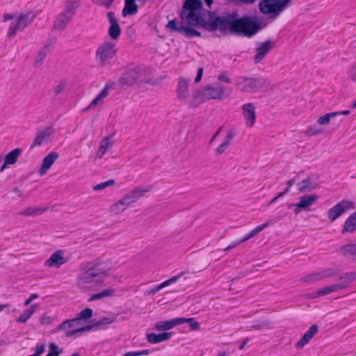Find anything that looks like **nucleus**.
<instances>
[{"mask_svg":"<svg viewBox=\"0 0 356 356\" xmlns=\"http://www.w3.org/2000/svg\"><path fill=\"white\" fill-rule=\"evenodd\" d=\"M202 3L200 0H186L180 13V21L170 20L165 28L170 32L183 33L187 38L200 36V32L192 26H201L209 31H219L251 37L261 29V26L250 17L236 19L234 15L225 14L218 16L214 12H209L208 17H202Z\"/></svg>","mask_w":356,"mask_h":356,"instance_id":"f257e3e1","label":"nucleus"},{"mask_svg":"<svg viewBox=\"0 0 356 356\" xmlns=\"http://www.w3.org/2000/svg\"><path fill=\"white\" fill-rule=\"evenodd\" d=\"M109 268L103 266L101 263L88 262L81 266L76 278V284L81 289L102 285L104 279L107 276Z\"/></svg>","mask_w":356,"mask_h":356,"instance_id":"f03ea898","label":"nucleus"},{"mask_svg":"<svg viewBox=\"0 0 356 356\" xmlns=\"http://www.w3.org/2000/svg\"><path fill=\"white\" fill-rule=\"evenodd\" d=\"M225 88L219 84L209 85L197 89L193 93L191 104L197 106L202 102L211 99H220L224 95Z\"/></svg>","mask_w":356,"mask_h":356,"instance_id":"7ed1b4c3","label":"nucleus"},{"mask_svg":"<svg viewBox=\"0 0 356 356\" xmlns=\"http://www.w3.org/2000/svg\"><path fill=\"white\" fill-rule=\"evenodd\" d=\"M145 81V72L138 67L127 68L118 79L122 88L132 87Z\"/></svg>","mask_w":356,"mask_h":356,"instance_id":"20e7f679","label":"nucleus"},{"mask_svg":"<svg viewBox=\"0 0 356 356\" xmlns=\"http://www.w3.org/2000/svg\"><path fill=\"white\" fill-rule=\"evenodd\" d=\"M289 3V0H261L259 9L262 14L275 18L284 10Z\"/></svg>","mask_w":356,"mask_h":356,"instance_id":"39448f33","label":"nucleus"},{"mask_svg":"<svg viewBox=\"0 0 356 356\" xmlns=\"http://www.w3.org/2000/svg\"><path fill=\"white\" fill-rule=\"evenodd\" d=\"M115 54V44L112 42H104L97 49L96 59L99 65L104 67L111 63Z\"/></svg>","mask_w":356,"mask_h":356,"instance_id":"423d86ee","label":"nucleus"},{"mask_svg":"<svg viewBox=\"0 0 356 356\" xmlns=\"http://www.w3.org/2000/svg\"><path fill=\"white\" fill-rule=\"evenodd\" d=\"M236 86L243 92L254 93L258 91L262 86L259 78L242 76L238 77Z\"/></svg>","mask_w":356,"mask_h":356,"instance_id":"0eeeda50","label":"nucleus"},{"mask_svg":"<svg viewBox=\"0 0 356 356\" xmlns=\"http://www.w3.org/2000/svg\"><path fill=\"white\" fill-rule=\"evenodd\" d=\"M58 330H65V335L67 337H72L76 333L90 330L91 326H82V323L76 318L72 320L65 321L58 325Z\"/></svg>","mask_w":356,"mask_h":356,"instance_id":"6e6552de","label":"nucleus"},{"mask_svg":"<svg viewBox=\"0 0 356 356\" xmlns=\"http://www.w3.org/2000/svg\"><path fill=\"white\" fill-rule=\"evenodd\" d=\"M30 13L19 15L15 24H11L7 33L8 38H13L17 31H23L33 19Z\"/></svg>","mask_w":356,"mask_h":356,"instance_id":"1a4fd4ad","label":"nucleus"},{"mask_svg":"<svg viewBox=\"0 0 356 356\" xmlns=\"http://www.w3.org/2000/svg\"><path fill=\"white\" fill-rule=\"evenodd\" d=\"M353 207V202L348 200H342L328 211V218L332 222H334L343 215L346 210Z\"/></svg>","mask_w":356,"mask_h":356,"instance_id":"9d476101","label":"nucleus"},{"mask_svg":"<svg viewBox=\"0 0 356 356\" xmlns=\"http://www.w3.org/2000/svg\"><path fill=\"white\" fill-rule=\"evenodd\" d=\"M54 132V129L51 127H45L40 129L36 133L35 138L31 145V148L33 149L36 146H41L47 144L50 141L51 136Z\"/></svg>","mask_w":356,"mask_h":356,"instance_id":"9b49d317","label":"nucleus"},{"mask_svg":"<svg viewBox=\"0 0 356 356\" xmlns=\"http://www.w3.org/2000/svg\"><path fill=\"white\" fill-rule=\"evenodd\" d=\"M275 42L272 40H267L261 43L255 49V55L254 57V63H260L274 47Z\"/></svg>","mask_w":356,"mask_h":356,"instance_id":"f8f14e48","label":"nucleus"},{"mask_svg":"<svg viewBox=\"0 0 356 356\" xmlns=\"http://www.w3.org/2000/svg\"><path fill=\"white\" fill-rule=\"evenodd\" d=\"M152 188L151 186L136 187L125 194L122 197L129 204L136 202L146 193L149 192Z\"/></svg>","mask_w":356,"mask_h":356,"instance_id":"ddd939ff","label":"nucleus"},{"mask_svg":"<svg viewBox=\"0 0 356 356\" xmlns=\"http://www.w3.org/2000/svg\"><path fill=\"white\" fill-rule=\"evenodd\" d=\"M115 84V82H108L106 83L104 89L97 95V97L91 102L86 110H92L102 106L103 104L104 99L108 95L109 91L113 88Z\"/></svg>","mask_w":356,"mask_h":356,"instance_id":"4468645a","label":"nucleus"},{"mask_svg":"<svg viewBox=\"0 0 356 356\" xmlns=\"http://www.w3.org/2000/svg\"><path fill=\"white\" fill-rule=\"evenodd\" d=\"M241 108L245 120V124L252 127L256 122V107L252 103H248L243 104Z\"/></svg>","mask_w":356,"mask_h":356,"instance_id":"2eb2a0df","label":"nucleus"},{"mask_svg":"<svg viewBox=\"0 0 356 356\" xmlns=\"http://www.w3.org/2000/svg\"><path fill=\"white\" fill-rule=\"evenodd\" d=\"M337 275V270L334 268H327L322 271L310 274L302 278L305 282H317L333 277Z\"/></svg>","mask_w":356,"mask_h":356,"instance_id":"dca6fc26","label":"nucleus"},{"mask_svg":"<svg viewBox=\"0 0 356 356\" xmlns=\"http://www.w3.org/2000/svg\"><path fill=\"white\" fill-rule=\"evenodd\" d=\"M67 258L63 256V252L58 250L54 252L44 262V266L48 268H58L67 262Z\"/></svg>","mask_w":356,"mask_h":356,"instance_id":"f3484780","label":"nucleus"},{"mask_svg":"<svg viewBox=\"0 0 356 356\" xmlns=\"http://www.w3.org/2000/svg\"><path fill=\"white\" fill-rule=\"evenodd\" d=\"M107 17L110 23L108 35L113 40H117L122 32L118 19L115 17L114 13L111 11L107 13Z\"/></svg>","mask_w":356,"mask_h":356,"instance_id":"a211bd4d","label":"nucleus"},{"mask_svg":"<svg viewBox=\"0 0 356 356\" xmlns=\"http://www.w3.org/2000/svg\"><path fill=\"white\" fill-rule=\"evenodd\" d=\"M182 318H175L168 321H159L155 325V329L159 331H165L172 329L176 325L184 323Z\"/></svg>","mask_w":356,"mask_h":356,"instance_id":"6ab92c4d","label":"nucleus"},{"mask_svg":"<svg viewBox=\"0 0 356 356\" xmlns=\"http://www.w3.org/2000/svg\"><path fill=\"white\" fill-rule=\"evenodd\" d=\"M59 155L56 152H51L42 160L39 173L42 175L51 167L53 163L58 158Z\"/></svg>","mask_w":356,"mask_h":356,"instance_id":"aec40b11","label":"nucleus"},{"mask_svg":"<svg viewBox=\"0 0 356 356\" xmlns=\"http://www.w3.org/2000/svg\"><path fill=\"white\" fill-rule=\"evenodd\" d=\"M318 327L316 325H312L309 330L304 334L300 340L296 343V347L298 349L303 348L318 332Z\"/></svg>","mask_w":356,"mask_h":356,"instance_id":"412c9836","label":"nucleus"},{"mask_svg":"<svg viewBox=\"0 0 356 356\" xmlns=\"http://www.w3.org/2000/svg\"><path fill=\"white\" fill-rule=\"evenodd\" d=\"M236 136V131L231 129L227 131L225 140L216 149V154L220 155L223 154L227 147L232 144V141Z\"/></svg>","mask_w":356,"mask_h":356,"instance_id":"4be33fe9","label":"nucleus"},{"mask_svg":"<svg viewBox=\"0 0 356 356\" xmlns=\"http://www.w3.org/2000/svg\"><path fill=\"white\" fill-rule=\"evenodd\" d=\"M318 197L316 195H304L300 197V201L296 204H291L289 205V208L296 207L301 209H307V207L313 205L317 200Z\"/></svg>","mask_w":356,"mask_h":356,"instance_id":"5701e85b","label":"nucleus"},{"mask_svg":"<svg viewBox=\"0 0 356 356\" xmlns=\"http://www.w3.org/2000/svg\"><path fill=\"white\" fill-rule=\"evenodd\" d=\"M116 318L117 316L115 314H112L109 316L102 318L97 321L93 322V323L90 326H91V330H104L106 328L108 325L115 322Z\"/></svg>","mask_w":356,"mask_h":356,"instance_id":"b1692460","label":"nucleus"},{"mask_svg":"<svg viewBox=\"0 0 356 356\" xmlns=\"http://www.w3.org/2000/svg\"><path fill=\"white\" fill-rule=\"evenodd\" d=\"M112 146L113 141L111 138L110 136L104 137L99 143V147L96 153V157L102 159Z\"/></svg>","mask_w":356,"mask_h":356,"instance_id":"393cba45","label":"nucleus"},{"mask_svg":"<svg viewBox=\"0 0 356 356\" xmlns=\"http://www.w3.org/2000/svg\"><path fill=\"white\" fill-rule=\"evenodd\" d=\"M172 337L171 332H162L159 334L149 333L147 334V341L150 343H158L168 340Z\"/></svg>","mask_w":356,"mask_h":356,"instance_id":"a878e982","label":"nucleus"},{"mask_svg":"<svg viewBox=\"0 0 356 356\" xmlns=\"http://www.w3.org/2000/svg\"><path fill=\"white\" fill-rule=\"evenodd\" d=\"M188 83L189 80H186L182 78L179 79L177 88L178 99H185L187 98L188 95Z\"/></svg>","mask_w":356,"mask_h":356,"instance_id":"bb28decb","label":"nucleus"},{"mask_svg":"<svg viewBox=\"0 0 356 356\" xmlns=\"http://www.w3.org/2000/svg\"><path fill=\"white\" fill-rule=\"evenodd\" d=\"M184 275V273H181L177 275L173 276L172 277L165 280V282H162L161 284L156 286L154 288L152 289L149 291L147 292V295H154L158 291H159L163 288L168 286L172 284H174L177 282V280Z\"/></svg>","mask_w":356,"mask_h":356,"instance_id":"cd10ccee","label":"nucleus"},{"mask_svg":"<svg viewBox=\"0 0 356 356\" xmlns=\"http://www.w3.org/2000/svg\"><path fill=\"white\" fill-rule=\"evenodd\" d=\"M71 17L65 15L63 13H60L54 23L53 29L63 31L66 28L67 25L71 21Z\"/></svg>","mask_w":356,"mask_h":356,"instance_id":"c85d7f7f","label":"nucleus"},{"mask_svg":"<svg viewBox=\"0 0 356 356\" xmlns=\"http://www.w3.org/2000/svg\"><path fill=\"white\" fill-rule=\"evenodd\" d=\"M356 230V211L353 213L344 222V227L341 233H353Z\"/></svg>","mask_w":356,"mask_h":356,"instance_id":"c756f323","label":"nucleus"},{"mask_svg":"<svg viewBox=\"0 0 356 356\" xmlns=\"http://www.w3.org/2000/svg\"><path fill=\"white\" fill-rule=\"evenodd\" d=\"M138 6L136 0H124V7L122 9V14L124 17L127 15H133L138 13Z\"/></svg>","mask_w":356,"mask_h":356,"instance_id":"7c9ffc66","label":"nucleus"},{"mask_svg":"<svg viewBox=\"0 0 356 356\" xmlns=\"http://www.w3.org/2000/svg\"><path fill=\"white\" fill-rule=\"evenodd\" d=\"M342 287H343V286L335 285V284L327 286H325L324 288L317 291L316 292L313 293L310 296V297L311 298H317L319 296H325V295L330 294L332 292H335V291L341 290Z\"/></svg>","mask_w":356,"mask_h":356,"instance_id":"2f4dec72","label":"nucleus"},{"mask_svg":"<svg viewBox=\"0 0 356 356\" xmlns=\"http://www.w3.org/2000/svg\"><path fill=\"white\" fill-rule=\"evenodd\" d=\"M297 186L300 193L309 192L317 187V185L313 183L312 177H307L303 179L302 181L299 182Z\"/></svg>","mask_w":356,"mask_h":356,"instance_id":"473e14b6","label":"nucleus"},{"mask_svg":"<svg viewBox=\"0 0 356 356\" xmlns=\"http://www.w3.org/2000/svg\"><path fill=\"white\" fill-rule=\"evenodd\" d=\"M22 149L21 148H16L12 150L5 156L4 160L6 161V164H15L17 161L19 157L22 155Z\"/></svg>","mask_w":356,"mask_h":356,"instance_id":"72a5a7b5","label":"nucleus"},{"mask_svg":"<svg viewBox=\"0 0 356 356\" xmlns=\"http://www.w3.org/2000/svg\"><path fill=\"white\" fill-rule=\"evenodd\" d=\"M79 6V2L78 1H68L65 5V9L62 13L72 19Z\"/></svg>","mask_w":356,"mask_h":356,"instance_id":"f704fd0d","label":"nucleus"},{"mask_svg":"<svg viewBox=\"0 0 356 356\" xmlns=\"http://www.w3.org/2000/svg\"><path fill=\"white\" fill-rule=\"evenodd\" d=\"M273 323L270 321L268 320H261L258 322L253 323L250 327L249 330H261L264 329H272Z\"/></svg>","mask_w":356,"mask_h":356,"instance_id":"c9c22d12","label":"nucleus"},{"mask_svg":"<svg viewBox=\"0 0 356 356\" xmlns=\"http://www.w3.org/2000/svg\"><path fill=\"white\" fill-rule=\"evenodd\" d=\"M114 294H115V289H113V288H108V289L103 290L102 291H101L99 293L93 294L92 296H90V298H89L88 300L94 301V300H100V299H103L104 298L113 296Z\"/></svg>","mask_w":356,"mask_h":356,"instance_id":"e433bc0d","label":"nucleus"},{"mask_svg":"<svg viewBox=\"0 0 356 356\" xmlns=\"http://www.w3.org/2000/svg\"><path fill=\"white\" fill-rule=\"evenodd\" d=\"M46 211V209L40 207H26L19 212V215L24 216H35L41 215Z\"/></svg>","mask_w":356,"mask_h":356,"instance_id":"4c0bfd02","label":"nucleus"},{"mask_svg":"<svg viewBox=\"0 0 356 356\" xmlns=\"http://www.w3.org/2000/svg\"><path fill=\"white\" fill-rule=\"evenodd\" d=\"M38 307V305L35 304L31 306L28 309H26L22 314L16 320L17 323H25L28 319L35 313V310Z\"/></svg>","mask_w":356,"mask_h":356,"instance_id":"58836bf2","label":"nucleus"},{"mask_svg":"<svg viewBox=\"0 0 356 356\" xmlns=\"http://www.w3.org/2000/svg\"><path fill=\"white\" fill-rule=\"evenodd\" d=\"M340 252L344 257L356 258V244H348L339 248Z\"/></svg>","mask_w":356,"mask_h":356,"instance_id":"ea45409f","label":"nucleus"},{"mask_svg":"<svg viewBox=\"0 0 356 356\" xmlns=\"http://www.w3.org/2000/svg\"><path fill=\"white\" fill-rule=\"evenodd\" d=\"M355 276L353 273H344L339 279L341 282L335 285L343 286L342 289L346 288L354 280Z\"/></svg>","mask_w":356,"mask_h":356,"instance_id":"a19ab883","label":"nucleus"},{"mask_svg":"<svg viewBox=\"0 0 356 356\" xmlns=\"http://www.w3.org/2000/svg\"><path fill=\"white\" fill-rule=\"evenodd\" d=\"M51 43L47 44L44 45L42 49L39 51L38 54L36 56L35 63V65L40 63L41 64L47 56V54L49 52V47Z\"/></svg>","mask_w":356,"mask_h":356,"instance_id":"79ce46f5","label":"nucleus"},{"mask_svg":"<svg viewBox=\"0 0 356 356\" xmlns=\"http://www.w3.org/2000/svg\"><path fill=\"white\" fill-rule=\"evenodd\" d=\"M336 116H337V113H334V112L328 113H326L324 115L320 117L317 120V122L320 125L328 124L330 122V119L332 118H334Z\"/></svg>","mask_w":356,"mask_h":356,"instance_id":"37998d69","label":"nucleus"},{"mask_svg":"<svg viewBox=\"0 0 356 356\" xmlns=\"http://www.w3.org/2000/svg\"><path fill=\"white\" fill-rule=\"evenodd\" d=\"M272 221H267L264 224H262L261 225L257 226L254 229H253L248 235L250 238L254 237L257 236L259 232L263 231L265 228H266L270 223H272Z\"/></svg>","mask_w":356,"mask_h":356,"instance_id":"c03bdc74","label":"nucleus"},{"mask_svg":"<svg viewBox=\"0 0 356 356\" xmlns=\"http://www.w3.org/2000/svg\"><path fill=\"white\" fill-rule=\"evenodd\" d=\"M92 309L90 308H86L83 309L79 314L77 318L81 323L82 320H87L92 317Z\"/></svg>","mask_w":356,"mask_h":356,"instance_id":"a18cd8bd","label":"nucleus"},{"mask_svg":"<svg viewBox=\"0 0 356 356\" xmlns=\"http://www.w3.org/2000/svg\"><path fill=\"white\" fill-rule=\"evenodd\" d=\"M49 348V351L46 356H58L62 353V350L54 343H51Z\"/></svg>","mask_w":356,"mask_h":356,"instance_id":"49530a36","label":"nucleus"},{"mask_svg":"<svg viewBox=\"0 0 356 356\" xmlns=\"http://www.w3.org/2000/svg\"><path fill=\"white\" fill-rule=\"evenodd\" d=\"M115 180L114 179H109L106 181H104V182H102V183H100L99 184H97L95 186H93V190L94 191H100V190H103L105 188L108 187V186H113L114 184H115Z\"/></svg>","mask_w":356,"mask_h":356,"instance_id":"de8ad7c7","label":"nucleus"},{"mask_svg":"<svg viewBox=\"0 0 356 356\" xmlns=\"http://www.w3.org/2000/svg\"><path fill=\"white\" fill-rule=\"evenodd\" d=\"M109 211L111 212V213L113 215H119L124 212V211L122 209V207L119 205V203L117 202L110 207Z\"/></svg>","mask_w":356,"mask_h":356,"instance_id":"09e8293b","label":"nucleus"},{"mask_svg":"<svg viewBox=\"0 0 356 356\" xmlns=\"http://www.w3.org/2000/svg\"><path fill=\"white\" fill-rule=\"evenodd\" d=\"M183 320H184V323H189L190 326L192 330H198L200 329V324L197 321H195L194 318H182Z\"/></svg>","mask_w":356,"mask_h":356,"instance_id":"8fccbe9b","label":"nucleus"},{"mask_svg":"<svg viewBox=\"0 0 356 356\" xmlns=\"http://www.w3.org/2000/svg\"><path fill=\"white\" fill-rule=\"evenodd\" d=\"M321 131L316 126L309 127L306 131V135L309 136L318 135Z\"/></svg>","mask_w":356,"mask_h":356,"instance_id":"3c124183","label":"nucleus"},{"mask_svg":"<svg viewBox=\"0 0 356 356\" xmlns=\"http://www.w3.org/2000/svg\"><path fill=\"white\" fill-rule=\"evenodd\" d=\"M114 0H94V2L100 6L109 8L113 4Z\"/></svg>","mask_w":356,"mask_h":356,"instance_id":"603ef678","label":"nucleus"},{"mask_svg":"<svg viewBox=\"0 0 356 356\" xmlns=\"http://www.w3.org/2000/svg\"><path fill=\"white\" fill-rule=\"evenodd\" d=\"M45 350L44 344H37L35 350V353L32 356H40L43 353Z\"/></svg>","mask_w":356,"mask_h":356,"instance_id":"864d4df0","label":"nucleus"},{"mask_svg":"<svg viewBox=\"0 0 356 356\" xmlns=\"http://www.w3.org/2000/svg\"><path fill=\"white\" fill-rule=\"evenodd\" d=\"M218 80L224 83H230L231 79L227 73H222L218 76Z\"/></svg>","mask_w":356,"mask_h":356,"instance_id":"5fc2aeb1","label":"nucleus"},{"mask_svg":"<svg viewBox=\"0 0 356 356\" xmlns=\"http://www.w3.org/2000/svg\"><path fill=\"white\" fill-rule=\"evenodd\" d=\"M65 87V83H63V82L59 83L55 88V90H54L55 95H58L60 93H61L63 92V90H64Z\"/></svg>","mask_w":356,"mask_h":356,"instance_id":"6e6d98bb","label":"nucleus"},{"mask_svg":"<svg viewBox=\"0 0 356 356\" xmlns=\"http://www.w3.org/2000/svg\"><path fill=\"white\" fill-rule=\"evenodd\" d=\"M51 321V318L49 316H47V315H43L40 318V322L42 325L49 324Z\"/></svg>","mask_w":356,"mask_h":356,"instance_id":"4d7b16f0","label":"nucleus"},{"mask_svg":"<svg viewBox=\"0 0 356 356\" xmlns=\"http://www.w3.org/2000/svg\"><path fill=\"white\" fill-rule=\"evenodd\" d=\"M118 202L119 203V205H120L121 207H122V209H124V211H125L127 209V208L130 205L125 200L124 197H122V198L120 200H119L118 201Z\"/></svg>","mask_w":356,"mask_h":356,"instance_id":"13d9d810","label":"nucleus"},{"mask_svg":"<svg viewBox=\"0 0 356 356\" xmlns=\"http://www.w3.org/2000/svg\"><path fill=\"white\" fill-rule=\"evenodd\" d=\"M38 298V295L36 293H33L30 296V297L24 302V306H28L31 304V302L34 300Z\"/></svg>","mask_w":356,"mask_h":356,"instance_id":"bf43d9fd","label":"nucleus"},{"mask_svg":"<svg viewBox=\"0 0 356 356\" xmlns=\"http://www.w3.org/2000/svg\"><path fill=\"white\" fill-rule=\"evenodd\" d=\"M202 74H203V68L202 67H200L197 70V76L195 79V83H199L201 81L202 77Z\"/></svg>","mask_w":356,"mask_h":356,"instance_id":"052dcab7","label":"nucleus"},{"mask_svg":"<svg viewBox=\"0 0 356 356\" xmlns=\"http://www.w3.org/2000/svg\"><path fill=\"white\" fill-rule=\"evenodd\" d=\"M241 243H239V241H237V242H233L229 246H227L225 250L224 251H228V250H230L231 249L236 247L238 245L241 244Z\"/></svg>","mask_w":356,"mask_h":356,"instance_id":"680f3d73","label":"nucleus"},{"mask_svg":"<svg viewBox=\"0 0 356 356\" xmlns=\"http://www.w3.org/2000/svg\"><path fill=\"white\" fill-rule=\"evenodd\" d=\"M250 341L249 338H245L241 345L239 346L240 350H243L246 346V344Z\"/></svg>","mask_w":356,"mask_h":356,"instance_id":"e2e57ef3","label":"nucleus"},{"mask_svg":"<svg viewBox=\"0 0 356 356\" xmlns=\"http://www.w3.org/2000/svg\"><path fill=\"white\" fill-rule=\"evenodd\" d=\"M350 111L349 110L334 112V113H337V116L341 115H348L350 114Z\"/></svg>","mask_w":356,"mask_h":356,"instance_id":"0e129e2a","label":"nucleus"},{"mask_svg":"<svg viewBox=\"0 0 356 356\" xmlns=\"http://www.w3.org/2000/svg\"><path fill=\"white\" fill-rule=\"evenodd\" d=\"M14 18V15H12V14H5L3 15V20L4 21H8V20H10V19H13Z\"/></svg>","mask_w":356,"mask_h":356,"instance_id":"69168bd1","label":"nucleus"},{"mask_svg":"<svg viewBox=\"0 0 356 356\" xmlns=\"http://www.w3.org/2000/svg\"><path fill=\"white\" fill-rule=\"evenodd\" d=\"M124 356H139L138 352H128Z\"/></svg>","mask_w":356,"mask_h":356,"instance_id":"338daca9","label":"nucleus"},{"mask_svg":"<svg viewBox=\"0 0 356 356\" xmlns=\"http://www.w3.org/2000/svg\"><path fill=\"white\" fill-rule=\"evenodd\" d=\"M138 353L139 354V356L140 355H148L149 353V351L147 349L145 350H143L141 351H137Z\"/></svg>","mask_w":356,"mask_h":356,"instance_id":"774afa93","label":"nucleus"}]
</instances>
